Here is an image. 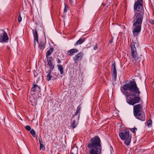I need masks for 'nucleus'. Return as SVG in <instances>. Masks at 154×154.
<instances>
[{
    "instance_id": "f257e3e1",
    "label": "nucleus",
    "mask_w": 154,
    "mask_h": 154,
    "mask_svg": "<svg viewBox=\"0 0 154 154\" xmlns=\"http://www.w3.org/2000/svg\"><path fill=\"white\" fill-rule=\"evenodd\" d=\"M121 91L125 96L126 102L129 105L133 106L140 102L141 93L134 80L124 85Z\"/></svg>"
},
{
    "instance_id": "f03ea898",
    "label": "nucleus",
    "mask_w": 154,
    "mask_h": 154,
    "mask_svg": "<svg viewBox=\"0 0 154 154\" xmlns=\"http://www.w3.org/2000/svg\"><path fill=\"white\" fill-rule=\"evenodd\" d=\"M135 14L133 21L132 32L134 35L137 36L140 32L144 12L143 0H137L134 5Z\"/></svg>"
},
{
    "instance_id": "7ed1b4c3",
    "label": "nucleus",
    "mask_w": 154,
    "mask_h": 154,
    "mask_svg": "<svg viewBox=\"0 0 154 154\" xmlns=\"http://www.w3.org/2000/svg\"><path fill=\"white\" fill-rule=\"evenodd\" d=\"M91 142L87 146L90 149V154H101L102 146L100 138L98 136H96L91 139Z\"/></svg>"
},
{
    "instance_id": "20e7f679",
    "label": "nucleus",
    "mask_w": 154,
    "mask_h": 154,
    "mask_svg": "<svg viewBox=\"0 0 154 154\" xmlns=\"http://www.w3.org/2000/svg\"><path fill=\"white\" fill-rule=\"evenodd\" d=\"M133 113L135 118L142 121L145 120V116L141 104L135 105L133 107Z\"/></svg>"
},
{
    "instance_id": "39448f33",
    "label": "nucleus",
    "mask_w": 154,
    "mask_h": 154,
    "mask_svg": "<svg viewBox=\"0 0 154 154\" xmlns=\"http://www.w3.org/2000/svg\"><path fill=\"white\" fill-rule=\"evenodd\" d=\"M119 135L120 138L124 141V143L127 146L129 145L131 142V135L129 131L125 130H122L120 132Z\"/></svg>"
},
{
    "instance_id": "423d86ee",
    "label": "nucleus",
    "mask_w": 154,
    "mask_h": 154,
    "mask_svg": "<svg viewBox=\"0 0 154 154\" xmlns=\"http://www.w3.org/2000/svg\"><path fill=\"white\" fill-rule=\"evenodd\" d=\"M32 32L34 37V44H35L36 42L38 44V47L39 48L43 50L44 48L45 45L43 42H40L39 43H38V35L36 30V29L32 30Z\"/></svg>"
},
{
    "instance_id": "0eeeda50",
    "label": "nucleus",
    "mask_w": 154,
    "mask_h": 154,
    "mask_svg": "<svg viewBox=\"0 0 154 154\" xmlns=\"http://www.w3.org/2000/svg\"><path fill=\"white\" fill-rule=\"evenodd\" d=\"M131 56L135 60H138L139 57L137 52V50L134 46V42H132L131 44Z\"/></svg>"
},
{
    "instance_id": "6e6552de",
    "label": "nucleus",
    "mask_w": 154,
    "mask_h": 154,
    "mask_svg": "<svg viewBox=\"0 0 154 154\" xmlns=\"http://www.w3.org/2000/svg\"><path fill=\"white\" fill-rule=\"evenodd\" d=\"M8 39L6 32L4 30L0 29V42H6Z\"/></svg>"
},
{
    "instance_id": "1a4fd4ad",
    "label": "nucleus",
    "mask_w": 154,
    "mask_h": 154,
    "mask_svg": "<svg viewBox=\"0 0 154 154\" xmlns=\"http://www.w3.org/2000/svg\"><path fill=\"white\" fill-rule=\"evenodd\" d=\"M83 55L84 53L82 52H80L75 55L73 58L75 63H77L81 61L83 58Z\"/></svg>"
},
{
    "instance_id": "9d476101",
    "label": "nucleus",
    "mask_w": 154,
    "mask_h": 154,
    "mask_svg": "<svg viewBox=\"0 0 154 154\" xmlns=\"http://www.w3.org/2000/svg\"><path fill=\"white\" fill-rule=\"evenodd\" d=\"M41 91V88L39 86L36 84L33 83L32 87L31 89V93L34 95L35 94L34 92L38 93Z\"/></svg>"
},
{
    "instance_id": "9b49d317",
    "label": "nucleus",
    "mask_w": 154,
    "mask_h": 154,
    "mask_svg": "<svg viewBox=\"0 0 154 154\" xmlns=\"http://www.w3.org/2000/svg\"><path fill=\"white\" fill-rule=\"evenodd\" d=\"M111 71L112 72V79L115 81L117 77V71L116 69V66L115 63L112 64Z\"/></svg>"
},
{
    "instance_id": "f8f14e48",
    "label": "nucleus",
    "mask_w": 154,
    "mask_h": 154,
    "mask_svg": "<svg viewBox=\"0 0 154 154\" xmlns=\"http://www.w3.org/2000/svg\"><path fill=\"white\" fill-rule=\"evenodd\" d=\"M78 50L76 48H72L69 50L67 52L68 55L72 56L74 55V54L78 52Z\"/></svg>"
},
{
    "instance_id": "ddd939ff",
    "label": "nucleus",
    "mask_w": 154,
    "mask_h": 154,
    "mask_svg": "<svg viewBox=\"0 0 154 154\" xmlns=\"http://www.w3.org/2000/svg\"><path fill=\"white\" fill-rule=\"evenodd\" d=\"M85 40V38H81L79 40H78L76 43L75 44V45H79L82 44Z\"/></svg>"
},
{
    "instance_id": "4468645a",
    "label": "nucleus",
    "mask_w": 154,
    "mask_h": 154,
    "mask_svg": "<svg viewBox=\"0 0 154 154\" xmlns=\"http://www.w3.org/2000/svg\"><path fill=\"white\" fill-rule=\"evenodd\" d=\"M58 70L60 72V74H63L64 72L63 68L61 64H58L57 65Z\"/></svg>"
},
{
    "instance_id": "2eb2a0df",
    "label": "nucleus",
    "mask_w": 154,
    "mask_h": 154,
    "mask_svg": "<svg viewBox=\"0 0 154 154\" xmlns=\"http://www.w3.org/2000/svg\"><path fill=\"white\" fill-rule=\"evenodd\" d=\"M54 51V48H50L49 50H48L46 52V57H48L50 56L52 54Z\"/></svg>"
},
{
    "instance_id": "dca6fc26",
    "label": "nucleus",
    "mask_w": 154,
    "mask_h": 154,
    "mask_svg": "<svg viewBox=\"0 0 154 154\" xmlns=\"http://www.w3.org/2000/svg\"><path fill=\"white\" fill-rule=\"evenodd\" d=\"M77 125V121L76 120H73L72 121L71 126L73 129L75 128Z\"/></svg>"
},
{
    "instance_id": "f3484780",
    "label": "nucleus",
    "mask_w": 154,
    "mask_h": 154,
    "mask_svg": "<svg viewBox=\"0 0 154 154\" xmlns=\"http://www.w3.org/2000/svg\"><path fill=\"white\" fill-rule=\"evenodd\" d=\"M78 149L75 148H73L71 150V154H74L77 153Z\"/></svg>"
},
{
    "instance_id": "a211bd4d",
    "label": "nucleus",
    "mask_w": 154,
    "mask_h": 154,
    "mask_svg": "<svg viewBox=\"0 0 154 154\" xmlns=\"http://www.w3.org/2000/svg\"><path fill=\"white\" fill-rule=\"evenodd\" d=\"M81 109V107L80 105H79L77 107V109L75 115L77 116L78 114H79L80 113V111Z\"/></svg>"
},
{
    "instance_id": "6ab92c4d",
    "label": "nucleus",
    "mask_w": 154,
    "mask_h": 154,
    "mask_svg": "<svg viewBox=\"0 0 154 154\" xmlns=\"http://www.w3.org/2000/svg\"><path fill=\"white\" fill-rule=\"evenodd\" d=\"M47 62L48 63V64H51L52 63V58L51 57H47Z\"/></svg>"
},
{
    "instance_id": "aec40b11",
    "label": "nucleus",
    "mask_w": 154,
    "mask_h": 154,
    "mask_svg": "<svg viewBox=\"0 0 154 154\" xmlns=\"http://www.w3.org/2000/svg\"><path fill=\"white\" fill-rule=\"evenodd\" d=\"M51 72H49V73L47 75V80L48 81H49L51 79V77H52V76L51 75Z\"/></svg>"
},
{
    "instance_id": "412c9836",
    "label": "nucleus",
    "mask_w": 154,
    "mask_h": 154,
    "mask_svg": "<svg viewBox=\"0 0 154 154\" xmlns=\"http://www.w3.org/2000/svg\"><path fill=\"white\" fill-rule=\"evenodd\" d=\"M30 133L32 136L34 137H35L36 135V133L35 131L33 129H32L30 131Z\"/></svg>"
},
{
    "instance_id": "4be33fe9",
    "label": "nucleus",
    "mask_w": 154,
    "mask_h": 154,
    "mask_svg": "<svg viewBox=\"0 0 154 154\" xmlns=\"http://www.w3.org/2000/svg\"><path fill=\"white\" fill-rule=\"evenodd\" d=\"M48 65L49 66V67H50V71H49V72H51L54 69V66L52 64V63L51 64H49Z\"/></svg>"
},
{
    "instance_id": "5701e85b",
    "label": "nucleus",
    "mask_w": 154,
    "mask_h": 154,
    "mask_svg": "<svg viewBox=\"0 0 154 154\" xmlns=\"http://www.w3.org/2000/svg\"><path fill=\"white\" fill-rule=\"evenodd\" d=\"M152 120L150 119H149L148 121L147 124V126L148 127H150L151 126L152 124Z\"/></svg>"
},
{
    "instance_id": "b1692460",
    "label": "nucleus",
    "mask_w": 154,
    "mask_h": 154,
    "mask_svg": "<svg viewBox=\"0 0 154 154\" xmlns=\"http://www.w3.org/2000/svg\"><path fill=\"white\" fill-rule=\"evenodd\" d=\"M40 150H45V146L42 144L40 143Z\"/></svg>"
},
{
    "instance_id": "393cba45",
    "label": "nucleus",
    "mask_w": 154,
    "mask_h": 154,
    "mask_svg": "<svg viewBox=\"0 0 154 154\" xmlns=\"http://www.w3.org/2000/svg\"><path fill=\"white\" fill-rule=\"evenodd\" d=\"M149 22L150 23V24H151L152 26H154V20L152 19H150L149 20Z\"/></svg>"
},
{
    "instance_id": "a878e982",
    "label": "nucleus",
    "mask_w": 154,
    "mask_h": 154,
    "mask_svg": "<svg viewBox=\"0 0 154 154\" xmlns=\"http://www.w3.org/2000/svg\"><path fill=\"white\" fill-rule=\"evenodd\" d=\"M25 128L28 131H30L31 130V128L29 125H26L25 127Z\"/></svg>"
},
{
    "instance_id": "bb28decb",
    "label": "nucleus",
    "mask_w": 154,
    "mask_h": 154,
    "mask_svg": "<svg viewBox=\"0 0 154 154\" xmlns=\"http://www.w3.org/2000/svg\"><path fill=\"white\" fill-rule=\"evenodd\" d=\"M137 130V129L135 127L133 128H131L130 129L131 131L134 133H135Z\"/></svg>"
},
{
    "instance_id": "cd10ccee",
    "label": "nucleus",
    "mask_w": 154,
    "mask_h": 154,
    "mask_svg": "<svg viewBox=\"0 0 154 154\" xmlns=\"http://www.w3.org/2000/svg\"><path fill=\"white\" fill-rule=\"evenodd\" d=\"M18 20L19 22H20L22 20V17L20 16V14L19 15L18 17Z\"/></svg>"
},
{
    "instance_id": "c85d7f7f",
    "label": "nucleus",
    "mask_w": 154,
    "mask_h": 154,
    "mask_svg": "<svg viewBox=\"0 0 154 154\" xmlns=\"http://www.w3.org/2000/svg\"><path fill=\"white\" fill-rule=\"evenodd\" d=\"M39 142L40 144V143L42 144L43 143V142L42 141V140L41 138H39Z\"/></svg>"
},
{
    "instance_id": "c756f323",
    "label": "nucleus",
    "mask_w": 154,
    "mask_h": 154,
    "mask_svg": "<svg viewBox=\"0 0 154 154\" xmlns=\"http://www.w3.org/2000/svg\"><path fill=\"white\" fill-rule=\"evenodd\" d=\"M67 11L66 7L65 6L64 9V12H66Z\"/></svg>"
},
{
    "instance_id": "7c9ffc66",
    "label": "nucleus",
    "mask_w": 154,
    "mask_h": 154,
    "mask_svg": "<svg viewBox=\"0 0 154 154\" xmlns=\"http://www.w3.org/2000/svg\"><path fill=\"white\" fill-rule=\"evenodd\" d=\"M97 45H95V46H94V50H96V49H97Z\"/></svg>"
},
{
    "instance_id": "2f4dec72",
    "label": "nucleus",
    "mask_w": 154,
    "mask_h": 154,
    "mask_svg": "<svg viewBox=\"0 0 154 154\" xmlns=\"http://www.w3.org/2000/svg\"><path fill=\"white\" fill-rule=\"evenodd\" d=\"M57 63H61V60H60V59H58L57 60Z\"/></svg>"
},
{
    "instance_id": "473e14b6",
    "label": "nucleus",
    "mask_w": 154,
    "mask_h": 154,
    "mask_svg": "<svg viewBox=\"0 0 154 154\" xmlns=\"http://www.w3.org/2000/svg\"><path fill=\"white\" fill-rule=\"evenodd\" d=\"M70 2V4H71L72 5H73V2L71 0H69Z\"/></svg>"
},
{
    "instance_id": "72a5a7b5",
    "label": "nucleus",
    "mask_w": 154,
    "mask_h": 154,
    "mask_svg": "<svg viewBox=\"0 0 154 154\" xmlns=\"http://www.w3.org/2000/svg\"><path fill=\"white\" fill-rule=\"evenodd\" d=\"M108 8V7L107 6L106 8Z\"/></svg>"
}]
</instances>
